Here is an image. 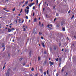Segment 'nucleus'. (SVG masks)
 <instances>
[{
  "instance_id": "obj_1",
  "label": "nucleus",
  "mask_w": 76,
  "mask_h": 76,
  "mask_svg": "<svg viewBox=\"0 0 76 76\" xmlns=\"http://www.w3.org/2000/svg\"><path fill=\"white\" fill-rule=\"evenodd\" d=\"M50 26L51 27H52L53 26V25L52 24H48L47 26V27L49 28V29H52V28L51 27H50Z\"/></svg>"
},
{
  "instance_id": "obj_2",
  "label": "nucleus",
  "mask_w": 76,
  "mask_h": 76,
  "mask_svg": "<svg viewBox=\"0 0 76 76\" xmlns=\"http://www.w3.org/2000/svg\"><path fill=\"white\" fill-rule=\"evenodd\" d=\"M15 28H11L10 30V28H8V32H10L12 31H14L15 30Z\"/></svg>"
},
{
  "instance_id": "obj_3",
  "label": "nucleus",
  "mask_w": 76,
  "mask_h": 76,
  "mask_svg": "<svg viewBox=\"0 0 76 76\" xmlns=\"http://www.w3.org/2000/svg\"><path fill=\"white\" fill-rule=\"evenodd\" d=\"M28 4V1H27L26 2V3H25V4H24L22 6V7H24L26 4Z\"/></svg>"
},
{
  "instance_id": "obj_4",
  "label": "nucleus",
  "mask_w": 76,
  "mask_h": 76,
  "mask_svg": "<svg viewBox=\"0 0 76 76\" xmlns=\"http://www.w3.org/2000/svg\"><path fill=\"white\" fill-rule=\"evenodd\" d=\"M58 47L57 46H54L53 47V50L54 51H56V49H57V48Z\"/></svg>"
},
{
  "instance_id": "obj_5",
  "label": "nucleus",
  "mask_w": 76,
  "mask_h": 76,
  "mask_svg": "<svg viewBox=\"0 0 76 76\" xmlns=\"http://www.w3.org/2000/svg\"><path fill=\"white\" fill-rule=\"evenodd\" d=\"M46 63H47V61L45 60L44 61V62L43 64L44 66H45V64H46Z\"/></svg>"
},
{
  "instance_id": "obj_6",
  "label": "nucleus",
  "mask_w": 76,
  "mask_h": 76,
  "mask_svg": "<svg viewBox=\"0 0 76 76\" xmlns=\"http://www.w3.org/2000/svg\"><path fill=\"white\" fill-rule=\"evenodd\" d=\"M49 64H50V65H53V64H54V62H52L50 61Z\"/></svg>"
},
{
  "instance_id": "obj_7",
  "label": "nucleus",
  "mask_w": 76,
  "mask_h": 76,
  "mask_svg": "<svg viewBox=\"0 0 76 76\" xmlns=\"http://www.w3.org/2000/svg\"><path fill=\"white\" fill-rule=\"evenodd\" d=\"M25 12H26L27 14H28V13H29V10H27L26 11V10H25Z\"/></svg>"
},
{
  "instance_id": "obj_8",
  "label": "nucleus",
  "mask_w": 76,
  "mask_h": 76,
  "mask_svg": "<svg viewBox=\"0 0 76 76\" xmlns=\"http://www.w3.org/2000/svg\"><path fill=\"white\" fill-rule=\"evenodd\" d=\"M42 45L43 47H45V45L44 44V42H42Z\"/></svg>"
},
{
  "instance_id": "obj_9",
  "label": "nucleus",
  "mask_w": 76,
  "mask_h": 76,
  "mask_svg": "<svg viewBox=\"0 0 76 76\" xmlns=\"http://www.w3.org/2000/svg\"><path fill=\"white\" fill-rule=\"evenodd\" d=\"M59 61L60 63H61V58H59Z\"/></svg>"
},
{
  "instance_id": "obj_10",
  "label": "nucleus",
  "mask_w": 76,
  "mask_h": 76,
  "mask_svg": "<svg viewBox=\"0 0 76 76\" xmlns=\"http://www.w3.org/2000/svg\"><path fill=\"white\" fill-rule=\"evenodd\" d=\"M40 72L41 73H42L43 72V71H42V69H39Z\"/></svg>"
},
{
  "instance_id": "obj_11",
  "label": "nucleus",
  "mask_w": 76,
  "mask_h": 76,
  "mask_svg": "<svg viewBox=\"0 0 76 76\" xmlns=\"http://www.w3.org/2000/svg\"><path fill=\"white\" fill-rule=\"evenodd\" d=\"M43 73L44 76H45L47 74V72H44Z\"/></svg>"
},
{
  "instance_id": "obj_12",
  "label": "nucleus",
  "mask_w": 76,
  "mask_h": 76,
  "mask_svg": "<svg viewBox=\"0 0 76 76\" xmlns=\"http://www.w3.org/2000/svg\"><path fill=\"white\" fill-rule=\"evenodd\" d=\"M62 31H66V30H65V28L64 27L62 28Z\"/></svg>"
},
{
  "instance_id": "obj_13",
  "label": "nucleus",
  "mask_w": 76,
  "mask_h": 76,
  "mask_svg": "<svg viewBox=\"0 0 76 76\" xmlns=\"http://www.w3.org/2000/svg\"><path fill=\"white\" fill-rule=\"evenodd\" d=\"M63 24H64V22L63 21L61 22V26L63 25Z\"/></svg>"
},
{
  "instance_id": "obj_14",
  "label": "nucleus",
  "mask_w": 76,
  "mask_h": 76,
  "mask_svg": "<svg viewBox=\"0 0 76 76\" xmlns=\"http://www.w3.org/2000/svg\"><path fill=\"white\" fill-rule=\"evenodd\" d=\"M29 54L30 57L31 56V51H30V52Z\"/></svg>"
},
{
  "instance_id": "obj_15",
  "label": "nucleus",
  "mask_w": 76,
  "mask_h": 76,
  "mask_svg": "<svg viewBox=\"0 0 76 76\" xmlns=\"http://www.w3.org/2000/svg\"><path fill=\"white\" fill-rule=\"evenodd\" d=\"M34 22H37V18H35L34 20Z\"/></svg>"
},
{
  "instance_id": "obj_16",
  "label": "nucleus",
  "mask_w": 76,
  "mask_h": 76,
  "mask_svg": "<svg viewBox=\"0 0 76 76\" xmlns=\"http://www.w3.org/2000/svg\"><path fill=\"white\" fill-rule=\"evenodd\" d=\"M22 29L23 30V31H26V28H22Z\"/></svg>"
},
{
  "instance_id": "obj_17",
  "label": "nucleus",
  "mask_w": 76,
  "mask_h": 76,
  "mask_svg": "<svg viewBox=\"0 0 76 76\" xmlns=\"http://www.w3.org/2000/svg\"><path fill=\"white\" fill-rule=\"evenodd\" d=\"M38 61H39V60H40V57L39 56L38 57Z\"/></svg>"
},
{
  "instance_id": "obj_18",
  "label": "nucleus",
  "mask_w": 76,
  "mask_h": 76,
  "mask_svg": "<svg viewBox=\"0 0 76 76\" xmlns=\"http://www.w3.org/2000/svg\"><path fill=\"white\" fill-rule=\"evenodd\" d=\"M31 6H32L33 4H35V3H31Z\"/></svg>"
},
{
  "instance_id": "obj_19",
  "label": "nucleus",
  "mask_w": 76,
  "mask_h": 76,
  "mask_svg": "<svg viewBox=\"0 0 76 76\" xmlns=\"http://www.w3.org/2000/svg\"><path fill=\"white\" fill-rule=\"evenodd\" d=\"M64 68H62V69L61 70L62 72H63L64 71Z\"/></svg>"
},
{
  "instance_id": "obj_20",
  "label": "nucleus",
  "mask_w": 76,
  "mask_h": 76,
  "mask_svg": "<svg viewBox=\"0 0 76 76\" xmlns=\"http://www.w3.org/2000/svg\"><path fill=\"white\" fill-rule=\"evenodd\" d=\"M26 9H29V7L28 6H27L26 7Z\"/></svg>"
},
{
  "instance_id": "obj_21",
  "label": "nucleus",
  "mask_w": 76,
  "mask_h": 76,
  "mask_svg": "<svg viewBox=\"0 0 76 76\" xmlns=\"http://www.w3.org/2000/svg\"><path fill=\"white\" fill-rule=\"evenodd\" d=\"M10 54H9L8 56V57H10Z\"/></svg>"
},
{
  "instance_id": "obj_22",
  "label": "nucleus",
  "mask_w": 76,
  "mask_h": 76,
  "mask_svg": "<svg viewBox=\"0 0 76 76\" xmlns=\"http://www.w3.org/2000/svg\"><path fill=\"white\" fill-rule=\"evenodd\" d=\"M74 17H75V15H73L71 17V19H73V18H74Z\"/></svg>"
},
{
  "instance_id": "obj_23",
  "label": "nucleus",
  "mask_w": 76,
  "mask_h": 76,
  "mask_svg": "<svg viewBox=\"0 0 76 76\" xmlns=\"http://www.w3.org/2000/svg\"><path fill=\"white\" fill-rule=\"evenodd\" d=\"M58 15H59V14L58 13H57L56 14V16H58Z\"/></svg>"
},
{
  "instance_id": "obj_24",
  "label": "nucleus",
  "mask_w": 76,
  "mask_h": 76,
  "mask_svg": "<svg viewBox=\"0 0 76 76\" xmlns=\"http://www.w3.org/2000/svg\"><path fill=\"white\" fill-rule=\"evenodd\" d=\"M59 26H60V25H58L57 26V28H59Z\"/></svg>"
},
{
  "instance_id": "obj_25",
  "label": "nucleus",
  "mask_w": 76,
  "mask_h": 76,
  "mask_svg": "<svg viewBox=\"0 0 76 76\" xmlns=\"http://www.w3.org/2000/svg\"><path fill=\"white\" fill-rule=\"evenodd\" d=\"M15 8H14L12 9V12H15Z\"/></svg>"
},
{
  "instance_id": "obj_26",
  "label": "nucleus",
  "mask_w": 76,
  "mask_h": 76,
  "mask_svg": "<svg viewBox=\"0 0 76 76\" xmlns=\"http://www.w3.org/2000/svg\"><path fill=\"white\" fill-rule=\"evenodd\" d=\"M22 58H21L19 60H20V61H21L22 60Z\"/></svg>"
},
{
  "instance_id": "obj_27",
  "label": "nucleus",
  "mask_w": 76,
  "mask_h": 76,
  "mask_svg": "<svg viewBox=\"0 0 76 76\" xmlns=\"http://www.w3.org/2000/svg\"><path fill=\"white\" fill-rule=\"evenodd\" d=\"M23 22H24V20H23L22 21V22H21V23H23Z\"/></svg>"
},
{
  "instance_id": "obj_28",
  "label": "nucleus",
  "mask_w": 76,
  "mask_h": 76,
  "mask_svg": "<svg viewBox=\"0 0 76 76\" xmlns=\"http://www.w3.org/2000/svg\"><path fill=\"white\" fill-rule=\"evenodd\" d=\"M26 18L27 19H28V16H26Z\"/></svg>"
},
{
  "instance_id": "obj_29",
  "label": "nucleus",
  "mask_w": 76,
  "mask_h": 76,
  "mask_svg": "<svg viewBox=\"0 0 76 76\" xmlns=\"http://www.w3.org/2000/svg\"><path fill=\"white\" fill-rule=\"evenodd\" d=\"M34 68H32L31 69V71H34Z\"/></svg>"
},
{
  "instance_id": "obj_30",
  "label": "nucleus",
  "mask_w": 76,
  "mask_h": 76,
  "mask_svg": "<svg viewBox=\"0 0 76 76\" xmlns=\"http://www.w3.org/2000/svg\"><path fill=\"white\" fill-rule=\"evenodd\" d=\"M39 35H42V33H40V32H39Z\"/></svg>"
},
{
  "instance_id": "obj_31",
  "label": "nucleus",
  "mask_w": 76,
  "mask_h": 76,
  "mask_svg": "<svg viewBox=\"0 0 76 76\" xmlns=\"http://www.w3.org/2000/svg\"><path fill=\"white\" fill-rule=\"evenodd\" d=\"M56 61H58V58H57L56 59Z\"/></svg>"
},
{
  "instance_id": "obj_32",
  "label": "nucleus",
  "mask_w": 76,
  "mask_h": 76,
  "mask_svg": "<svg viewBox=\"0 0 76 76\" xmlns=\"http://www.w3.org/2000/svg\"><path fill=\"white\" fill-rule=\"evenodd\" d=\"M35 15V12H33V16H34V15Z\"/></svg>"
},
{
  "instance_id": "obj_33",
  "label": "nucleus",
  "mask_w": 76,
  "mask_h": 76,
  "mask_svg": "<svg viewBox=\"0 0 76 76\" xmlns=\"http://www.w3.org/2000/svg\"><path fill=\"white\" fill-rule=\"evenodd\" d=\"M33 10H35V6H34L33 7Z\"/></svg>"
},
{
  "instance_id": "obj_34",
  "label": "nucleus",
  "mask_w": 76,
  "mask_h": 76,
  "mask_svg": "<svg viewBox=\"0 0 76 76\" xmlns=\"http://www.w3.org/2000/svg\"><path fill=\"white\" fill-rule=\"evenodd\" d=\"M59 74L58 73H56V76H58Z\"/></svg>"
},
{
  "instance_id": "obj_35",
  "label": "nucleus",
  "mask_w": 76,
  "mask_h": 76,
  "mask_svg": "<svg viewBox=\"0 0 76 76\" xmlns=\"http://www.w3.org/2000/svg\"><path fill=\"white\" fill-rule=\"evenodd\" d=\"M44 54H46V51H44Z\"/></svg>"
},
{
  "instance_id": "obj_36",
  "label": "nucleus",
  "mask_w": 76,
  "mask_h": 76,
  "mask_svg": "<svg viewBox=\"0 0 76 76\" xmlns=\"http://www.w3.org/2000/svg\"><path fill=\"white\" fill-rule=\"evenodd\" d=\"M41 39H44V37H41Z\"/></svg>"
},
{
  "instance_id": "obj_37",
  "label": "nucleus",
  "mask_w": 76,
  "mask_h": 76,
  "mask_svg": "<svg viewBox=\"0 0 76 76\" xmlns=\"http://www.w3.org/2000/svg\"><path fill=\"white\" fill-rule=\"evenodd\" d=\"M23 10L22 9H21V10H20V13H22V10Z\"/></svg>"
},
{
  "instance_id": "obj_38",
  "label": "nucleus",
  "mask_w": 76,
  "mask_h": 76,
  "mask_svg": "<svg viewBox=\"0 0 76 76\" xmlns=\"http://www.w3.org/2000/svg\"><path fill=\"white\" fill-rule=\"evenodd\" d=\"M5 67V66L4 65V66L3 68V69H4Z\"/></svg>"
},
{
  "instance_id": "obj_39",
  "label": "nucleus",
  "mask_w": 76,
  "mask_h": 76,
  "mask_svg": "<svg viewBox=\"0 0 76 76\" xmlns=\"http://www.w3.org/2000/svg\"><path fill=\"white\" fill-rule=\"evenodd\" d=\"M56 19H57V18H55L54 19V22H55V21H56Z\"/></svg>"
},
{
  "instance_id": "obj_40",
  "label": "nucleus",
  "mask_w": 76,
  "mask_h": 76,
  "mask_svg": "<svg viewBox=\"0 0 76 76\" xmlns=\"http://www.w3.org/2000/svg\"><path fill=\"white\" fill-rule=\"evenodd\" d=\"M39 26H41V22H39Z\"/></svg>"
},
{
  "instance_id": "obj_41",
  "label": "nucleus",
  "mask_w": 76,
  "mask_h": 76,
  "mask_svg": "<svg viewBox=\"0 0 76 76\" xmlns=\"http://www.w3.org/2000/svg\"><path fill=\"white\" fill-rule=\"evenodd\" d=\"M59 47H60V46H61V43H60L59 44Z\"/></svg>"
},
{
  "instance_id": "obj_42",
  "label": "nucleus",
  "mask_w": 76,
  "mask_h": 76,
  "mask_svg": "<svg viewBox=\"0 0 76 76\" xmlns=\"http://www.w3.org/2000/svg\"><path fill=\"white\" fill-rule=\"evenodd\" d=\"M28 6H29V7H31V6H32V5H31V4L28 5Z\"/></svg>"
},
{
  "instance_id": "obj_43",
  "label": "nucleus",
  "mask_w": 76,
  "mask_h": 76,
  "mask_svg": "<svg viewBox=\"0 0 76 76\" xmlns=\"http://www.w3.org/2000/svg\"><path fill=\"white\" fill-rule=\"evenodd\" d=\"M52 50V48H50V50L51 51Z\"/></svg>"
},
{
  "instance_id": "obj_44",
  "label": "nucleus",
  "mask_w": 76,
  "mask_h": 76,
  "mask_svg": "<svg viewBox=\"0 0 76 76\" xmlns=\"http://www.w3.org/2000/svg\"><path fill=\"white\" fill-rule=\"evenodd\" d=\"M67 75H68V73H66V74L65 75V76H67Z\"/></svg>"
},
{
  "instance_id": "obj_45",
  "label": "nucleus",
  "mask_w": 76,
  "mask_h": 76,
  "mask_svg": "<svg viewBox=\"0 0 76 76\" xmlns=\"http://www.w3.org/2000/svg\"><path fill=\"white\" fill-rule=\"evenodd\" d=\"M68 13H70V10H69L68 12Z\"/></svg>"
},
{
  "instance_id": "obj_46",
  "label": "nucleus",
  "mask_w": 76,
  "mask_h": 76,
  "mask_svg": "<svg viewBox=\"0 0 76 76\" xmlns=\"http://www.w3.org/2000/svg\"><path fill=\"white\" fill-rule=\"evenodd\" d=\"M23 66H25V63H23Z\"/></svg>"
},
{
  "instance_id": "obj_47",
  "label": "nucleus",
  "mask_w": 76,
  "mask_h": 76,
  "mask_svg": "<svg viewBox=\"0 0 76 76\" xmlns=\"http://www.w3.org/2000/svg\"><path fill=\"white\" fill-rule=\"evenodd\" d=\"M61 63H59V67H61Z\"/></svg>"
},
{
  "instance_id": "obj_48",
  "label": "nucleus",
  "mask_w": 76,
  "mask_h": 76,
  "mask_svg": "<svg viewBox=\"0 0 76 76\" xmlns=\"http://www.w3.org/2000/svg\"><path fill=\"white\" fill-rule=\"evenodd\" d=\"M4 47V45H2V47Z\"/></svg>"
},
{
  "instance_id": "obj_49",
  "label": "nucleus",
  "mask_w": 76,
  "mask_h": 76,
  "mask_svg": "<svg viewBox=\"0 0 76 76\" xmlns=\"http://www.w3.org/2000/svg\"><path fill=\"white\" fill-rule=\"evenodd\" d=\"M47 73L48 75V70L47 71Z\"/></svg>"
},
{
  "instance_id": "obj_50",
  "label": "nucleus",
  "mask_w": 76,
  "mask_h": 76,
  "mask_svg": "<svg viewBox=\"0 0 76 76\" xmlns=\"http://www.w3.org/2000/svg\"><path fill=\"white\" fill-rule=\"evenodd\" d=\"M37 3H38V0H37Z\"/></svg>"
},
{
  "instance_id": "obj_51",
  "label": "nucleus",
  "mask_w": 76,
  "mask_h": 76,
  "mask_svg": "<svg viewBox=\"0 0 76 76\" xmlns=\"http://www.w3.org/2000/svg\"><path fill=\"white\" fill-rule=\"evenodd\" d=\"M41 3H40V4L39 5V7L40 6V5H41Z\"/></svg>"
},
{
  "instance_id": "obj_52",
  "label": "nucleus",
  "mask_w": 76,
  "mask_h": 76,
  "mask_svg": "<svg viewBox=\"0 0 76 76\" xmlns=\"http://www.w3.org/2000/svg\"><path fill=\"white\" fill-rule=\"evenodd\" d=\"M63 50H64V48H63L62 49L61 51H63Z\"/></svg>"
},
{
  "instance_id": "obj_53",
  "label": "nucleus",
  "mask_w": 76,
  "mask_h": 76,
  "mask_svg": "<svg viewBox=\"0 0 76 76\" xmlns=\"http://www.w3.org/2000/svg\"><path fill=\"white\" fill-rule=\"evenodd\" d=\"M15 22H16V23H18V20H15Z\"/></svg>"
},
{
  "instance_id": "obj_54",
  "label": "nucleus",
  "mask_w": 76,
  "mask_h": 76,
  "mask_svg": "<svg viewBox=\"0 0 76 76\" xmlns=\"http://www.w3.org/2000/svg\"><path fill=\"white\" fill-rule=\"evenodd\" d=\"M35 76H38V74H36Z\"/></svg>"
},
{
  "instance_id": "obj_55",
  "label": "nucleus",
  "mask_w": 76,
  "mask_h": 76,
  "mask_svg": "<svg viewBox=\"0 0 76 76\" xmlns=\"http://www.w3.org/2000/svg\"><path fill=\"white\" fill-rule=\"evenodd\" d=\"M25 28V25H23V26L22 28Z\"/></svg>"
},
{
  "instance_id": "obj_56",
  "label": "nucleus",
  "mask_w": 76,
  "mask_h": 76,
  "mask_svg": "<svg viewBox=\"0 0 76 76\" xmlns=\"http://www.w3.org/2000/svg\"><path fill=\"white\" fill-rule=\"evenodd\" d=\"M29 1H31V2H32V1H33V0H29Z\"/></svg>"
},
{
  "instance_id": "obj_57",
  "label": "nucleus",
  "mask_w": 76,
  "mask_h": 76,
  "mask_svg": "<svg viewBox=\"0 0 76 76\" xmlns=\"http://www.w3.org/2000/svg\"><path fill=\"white\" fill-rule=\"evenodd\" d=\"M34 34H37V32H35Z\"/></svg>"
},
{
  "instance_id": "obj_58",
  "label": "nucleus",
  "mask_w": 76,
  "mask_h": 76,
  "mask_svg": "<svg viewBox=\"0 0 76 76\" xmlns=\"http://www.w3.org/2000/svg\"><path fill=\"white\" fill-rule=\"evenodd\" d=\"M5 49V48H4V49L3 50V51H4Z\"/></svg>"
},
{
  "instance_id": "obj_59",
  "label": "nucleus",
  "mask_w": 76,
  "mask_h": 76,
  "mask_svg": "<svg viewBox=\"0 0 76 76\" xmlns=\"http://www.w3.org/2000/svg\"><path fill=\"white\" fill-rule=\"evenodd\" d=\"M43 25H44V24L42 23V26H43Z\"/></svg>"
},
{
  "instance_id": "obj_60",
  "label": "nucleus",
  "mask_w": 76,
  "mask_h": 76,
  "mask_svg": "<svg viewBox=\"0 0 76 76\" xmlns=\"http://www.w3.org/2000/svg\"><path fill=\"white\" fill-rule=\"evenodd\" d=\"M40 19H41V18L39 17V20H40Z\"/></svg>"
},
{
  "instance_id": "obj_61",
  "label": "nucleus",
  "mask_w": 76,
  "mask_h": 76,
  "mask_svg": "<svg viewBox=\"0 0 76 76\" xmlns=\"http://www.w3.org/2000/svg\"><path fill=\"white\" fill-rule=\"evenodd\" d=\"M10 28H12V26H10Z\"/></svg>"
},
{
  "instance_id": "obj_62",
  "label": "nucleus",
  "mask_w": 76,
  "mask_h": 76,
  "mask_svg": "<svg viewBox=\"0 0 76 76\" xmlns=\"http://www.w3.org/2000/svg\"><path fill=\"white\" fill-rule=\"evenodd\" d=\"M74 38L75 39H76V36H74Z\"/></svg>"
},
{
  "instance_id": "obj_63",
  "label": "nucleus",
  "mask_w": 76,
  "mask_h": 76,
  "mask_svg": "<svg viewBox=\"0 0 76 76\" xmlns=\"http://www.w3.org/2000/svg\"><path fill=\"white\" fill-rule=\"evenodd\" d=\"M18 16H20V14H18Z\"/></svg>"
},
{
  "instance_id": "obj_64",
  "label": "nucleus",
  "mask_w": 76,
  "mask_h": 76,
  "mask_svg": "<svg viewBox=\"0 0 76 76\" xmlns=\"http://www.w3.org/2000/svg\"><path fill=\"white\" fill-rule=\"evenodd\" d=\"M14 41H15V40L13 39L12 40V42H14Z\"/></svg>"
}]
</instances>
